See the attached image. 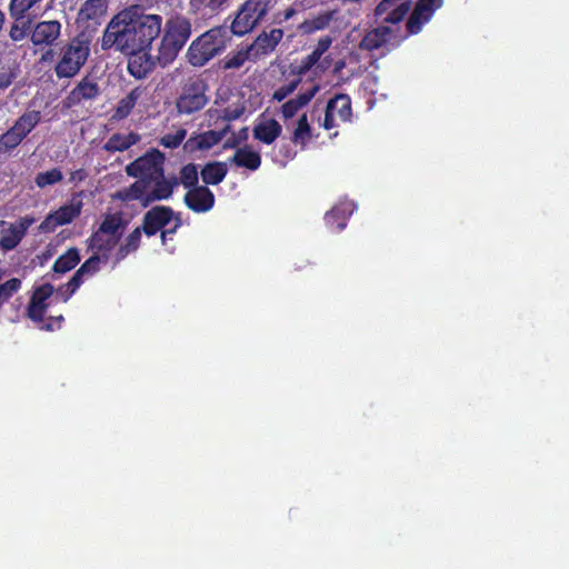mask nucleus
Listing matches in <instances>:
<instances>
[{"label":"nucleus","mask_w":569,"mask_h":569,"mask_svg":"<svg viewBox=\"0 0 569 569\" xmlns=\"http://www.w3.org/2000/svg\"><path fill=\"white\" fill-rule=\"evenodd\" d=\"M161 30L160 14L144 13L131 7L111 18L102 34L101 49H116L120 52L151 49Z\"/></svg>","instance_id":"1"},{"label":"nucleus","mask_w":569,"mask_h":569,"mask_svg":"<svg viewBox=\"0 0 569 569\" xmlns=\"http://www.w3.org/2000/svg\"><path fill=\"white\" fill-rule=\"evenodd\" d=\"M192 34L190 18L182 13L171 14L162 22L161 39L158 47L157 62L160 67L170 66Z\"/></svg>","instance_id":"2"},{"label":"nucleus","mask_w":569,"mask_h":569,"mask_svg":"<svg viewBox=\"0 0 569 569\" xmlns=\"http://www.w3.org/2000/svg\"><path fill=\"white\" fill-rule=\"evenodd\" d=\"M231 32L224 26L212 27L189 44L184 58L193 68H202L222 54L231 41Z\"/></svg>","instance_id":"3"},{"label":"nucleus","mask_w":569,"mask_h":569,"mask_svg":"<svg viewBox=\"0 0 569 569\" xmlns=\"http://www.w3.org/2000/svg\"><path fill=\"white\" fill-rule=\"evenodd\" d=\"M91 40L92 34L80 31L60 48L59 59L54 66L58 79H70L80 72L89 58Z\"/></svg>","instance_id":"4"},{"label":"nucleus","mask_w":569,"mask_h":569,"mask_svg":"<svg viewBox=\"0 0 569 569\" xmlns=\"http://www.w3.org/2000/svg\"><path fill=\"white\" fill-rule=\"evenodd\" d=\"M209 83L201 74H193L180 83L174 109L178 116H193L202 111L210 101Z\"/></svg>","instance_id":"5"},{"label":"nucleus","mask_w":569,"mask_h":569,"mask_svg":"<svg viewBox=\"0 0 569 569\" xmlns=\"http://www.w3.org/2000/svg\"><path fill=\"white\" fill-rule=\"evenodd\" d=\"M272 8V0H246L234 13L229 27L230 32L243 37L253 31Z\"/></svg>","instance_id":"6"},{"label":"nucleus","mask_w":569,"mask_h":569,"mask_svg":"<svg viewBox=\"0 0 569 569\" xmlns=\"http://www.w3.org/2000/svg\"><path fill=\"white\" fill-rule=\"evenodd\" d=\"M164 154L157 149H151L143 156L137 158L126 167L129 177L144 180L151 184L152 180L162 177Z\"/></svg>","instance_id":"7"},{"label":"nucleus","mask_w":569,"mask_h":569,"mask_svg":"<svg viewBox=\"0 0 569 569\" xmlns=\"http://www.w3.org/2000/svg\"><path fill=\"white\" fill-rule=\"evenodd\" d=\"M62 24L59 20H42L37 22L30 32V41L36 49L44 50L41 61H48L53 58L52 47L58 44L61 37Z\"/></svg>","instance_id":"8"},{"label":"nucleus","mask_w":569,"mask_h":569,"mask_svg":"<svg viewBox=\"0 0 569 569\" xmlns=\"http://www.w3.org/2000/svg\"><path fill=\"white\" fill-rule=\"evenodd\" d=\"M108 10V0H86L80 7L76 22L90 34L101 26Z\"/></svg>","instance_id":"9"},{"label":"nucleus","mask_w":569,"mask_h":569,"mask_svg":"<svg viewBox=\"0 0 569 569\" xmlns=\"http://www.w3.org/2000/svg\"><path fill=\"white\" fill-rule=\"evenodd\" d=\"M336 116L341 122H351L352 106L349 94L337 93L328 100L321 124L325 130H331L338 126L335 118Z\"/></svg>","instance_id":"10"},{"label":"nucleus","mask_w":569,"mask_h":569,"mask_svg":"<svg viewBox=\"0 0 569 569\" xmlns=\"http://www.w3.org/2000/svg\"><path fill=\"white\" fill-rule=\"evenodd\" d=\"M82 201H71L63 204L54 211L49 212L43 221L39 224L38 229L42 233H51L58 227L69 224L77 219L82 211Z\"/></svg>","instance_id":"11"},{"label":"nucleus","mask_w":569,"mask_h":569,"mask_svg":"<svg viewBox=\"0 0 569 569\" xmlns=\"http://www.w3.org/2000/svg\"><path fill=\"white\" fill-rule=\"evenodd\" d=\"M54 287L47 282L34 288L27 306V317L34 323L43 322L49 303L48 299L53 295Z\"/></svg>","instance_id":"12"},{"label":"nucleus","mask_w":569,"mask_h":569,"mask_svg":"<svg viewBox=\"0 0 569 569\" xmlns=\"http://www.w3.org/2000/svg\"><path fill=\"white\" fill-rule=\"evenodd\" d=\"M173 218L174 211L171 207L154 206L144 213L141 228L147 237H152L162 231Z\"/></svg>","instance_id":"13"},{"label":"nucleus","mask_w":569,"mask_h":569,"mask_svg":"<svg viewBox=\"0 0 569 569\" xmlns=\"http://www.w3.org/2000/svg\"><path fill=\"white\" fill-rule=\"evenodd\" d=\"M230 129V124L226 123L220 130H208L198 134H192L184 142L183 149L189 153L209 150L217 146L227 136Z\"/></svg>","instance_id":"14"},{"label":"nucleus","mask_w":569,"mask_h":569,"mask_svg":"<svg viewBox=\"0 0 569 569\" xmlns=\"http://www.w3.org/2000/svg\"><path fill=\"white\" fill-rule=\"evenodd\" d=\"M283 30L273 28L269 31L263 30L258 37L248 44L253 54V61L271 54L283 38Z\"/></svg>","instance_id":"15"},{"label":"nucleus","mask_w":569,"mask_h":569,"mask_svg":"<svg viewBox=\"0 0 569 569\" xmlns=\"http://www.w3.org/2000/svg\"><path fill=\"white\" fill-rule=\"evenodd\" d=\"M151 49L136 50L134 52H122L128 56L127 70L130 76L140 80L147 78L156 67L157 58L150 54Z\"/></svg>","instance_id":"16"},{"label":"nucleus","mask_w":569,"mask_h":569,"mask_svg":"<svg viewBox=\"0 0 569 569\" xmlns=\"http://www.w3.org/2000/svg\"><path fill=\"white\" fill-rule=\"evenodd\" d=\"M100 94L98 82L86 76L78 84L67 94L63 100L66 108H72L80 104L83 100H93Z\"/></svg>","instance_id":"17"},{"label":"nucleus","mask_w":569,"mask_h":569,"mask_svg":"<svg viewBox=\"0 0 569 569\" xmlns=\"http://www.w3.org/2000/svg\"><path fill=\"white\" fill-rule=\"evenodd\" d=\"M186 206L194 212H207L214 206V194L207 186L188 190L184 194Z\"/></svg>","instance_id":"18"},{"label":"nucleus","mask_w":569,"mask_h":569,"mask_svg":"<svg viewBox=\"0 0 569 569\" xmlns=\"http://www.w3.org/2000/svg\"><path fill=\"white\" fill-rule=\"evenodd\" d=\"M152 183L153 188L149 191L148 197L146 198V203L150 204L154 201L169 199L172 196L173 190L178 187L179 179L174 176L167 179L164 177V171H162V177L152 180Z\"/></svg>","instance_id":"19"},{"label":"nucleus","mask_w":569,"mask_h":569,"mask_svg":"<svg viewBox=\"0 0 569 569\" xmlns=\"http://www.w3.org/2000/svg\"><path fill=\"white\" fill-rule=\"evenodd\" d=\"M320 86L313 84L310 89L299 93L296 98L289 99L281 106V114L283 119L293 118L302 108L308 106L310 101L319 92Z\"/></svg>","instance_id":"20"},{"label":"nucleus","mask_w":569,"mask_h":569,"mask_svg":"<svg viewBox=\"0 0 569 569\" xmlns=\"http://www.w3.org/2000/svg\"><path fill=\"white\" fill-rule=\"evenodd\" d=\"M281 133L282 127L273 118L257 122L252 129L253 138L264 144L273 143Z\"/></svg>","instance_id":"21"},{"label":"nucleus","mask_w":569,"mask_h":569,"mask_svg":"<svg viewBox=\"0 0 569 569\" xmlns=\"http://www.w3.org/2000/svg\"><path fill=\"white\" fill-rule=\"evenodd\" d=\"M391 32L387 26L373 28L361 39L359 48L366 51L378 50L388 43Z\"/></svg>","instance_id":"22"},{"label":"nucleus","mask_w":569,"mask_h":569,"mask_svg":"<svg viewBox=\"0 0 569 569\" xmlns=\"http://www.w3.org/2000/svg\"><path fill=\"white\" fill-rule=\"evenodd\" d=\"M352 213L350 203H339L325 214V223L332 231H341Z\"/></svg>","instance_id":"23"},{"label":"nucleus","mask_w":569,"mask_h":569,"mask_svg":"<svg viewBox=\"0 0 569 569\" xmlns=\"http://www.w3.org/2000/svg\"><path fill=\"white\" fill-rule=\"evenodd\" d=\"M150 186L144 180L137 179L130 187L119 190L117 198L124 202L138 200L143 208H147L150 206V203H146Z\"/></svg>","instance_id":"24"},{"label":"nucleus","mask_w":569,"mask_h":569,"mask_svg":"<svg viewBox=\"0 0 569 569\" xmlns=\"http://www.w3.org/2000/svg\"><path fill=\"white\" fill-rule=\"evenodd\" d=\"M139 141L140 136L136 132H129L128 134L117 132L109 137L102 148L109 153L122 152L130 149Z\"/></svg>","instance_id":"25"},{"label":"nucleus","mask_w":569,"mask_h":569,"mask_svg":"<svg viewBox=\"0 0 569 569\" xmlns=\"http://www.w3.org/2000/svg\"><path fill=\"white\" fill-rule=\"evenodd\" d=\"M229 161L239 168L254 171L261 166V156L258 151H253L250 147L244 146L243 148H239Z\"/></svg>","instance_id":"26"},{"label":"nucleus","mask_w":569,"mask_h":569,"mask_svg":"<svg viewBox=\"0 0 569 569\" xmlns=\"http://www.w3.org/2000/svg\"><path fill=\"white\" fill-rule=\"evenodd\" d=\"M142 93L143 89L136 87L126 97L121 98L113 110L111 119L117 121L126 119L132 112Z\"/></svg>","instance_id":"27"},{"label":"nucleus","mask_w":569,"mask_h":569,"mask_svg":"<svg viewBox=\"0 0 569 569\" xmlns=\"http://www.w3.org/2000/svg\"><path fill=\"white\" fill-rule=\"evenodd\" d=\"M200 173L206 186H217L224 180L228 167L226 162L212 161L204 164Z\"/></svg>","instance_id":"28"},{"label":"nucleus","mask_w":569,"mask_h":569,"mask_svg":"<svg viewBox=\"0 0 569 569\" xmlns=\"http://www.w3.org/2000/svg\"><path fill=\"white\" fill-rule=\"evenodd\" d=\"M42 116L39 110H27L14 121L12 128L18 132L22 139L41 122Z\"/></svg>","instance_id":"29"},{"label":"nucleus","mask_w":569,"mask_h":569,"mask_svg":"<svg viewBox=\"0 0 569 569\" xmlns=\"http://www.w3.org/2000/svg\"><path fill=\"white\" fill-rule=\"evenodd\" d=\"M253 61V54L249 47H241L237 51L229 52L219 61V66L223 70H237L244 66L247 61Z\"/></svg>","instance_id":"30"},{"label":"nucleus","mask_w":569,"mask_h":569,"mask_svg":"<svg viewBox=\"0 0 569 569\" xmlns=\"http://www.w3.org/2000/svg\"><path fill=\"white\" fill-rule=\"evenodd\" d=\"M119 242V237H112L109 234H102L94 231L89 238V247L97 251V253H102L100 256L103 261L108 260V252H110Z\"/></svg>","instance_id":"31"},{"label":"nucleus","mask_w":569,"mask_h":569,"mask_svg":"<svg viewBox=\"0 0 569 569\" xmlns=\"http://www.w3.org/2000/svg\"><path fill=\"white\" fill-rule=\"evenodd\" d=\"M142 232V228L137 227L128 234L124 242L118 248L114 254L113 266L118 264L120 261L126 259L128 254L139 249Z\"/></svg>","instance_id":"32"},{"label":"nucleus","mask_w":569,"mask_h":569,"mask_svg":"<svg viewBox=\"0 0 569 569\" xmlns=\"http://www.w3.org/2000/svg\"><path fill=\"white\" fill-rule=\"evenodd\" d=\"M230 0H189V12L192 14L218 13L228 7Z\"/></svg>","instance_id":"33"},{"label":"nucleus","mask_w":569,"mask_h":569,"mask_svg":"<svg viewBox=\"0 0 569 569\" xmlns=\"http://www.w3.org/2000/svg\"><path fill=\"white\" fill-rule=\"evenodd\" d=\"M81 260L78 248H69L63 254L58 257L52 266V270L56 273H67L71 271Z\"/></svg>","instance_id":"34"},{"label":"nucleus","mask_w":569,"mask_h":569,"mask_svg":"<svg viewBox=\"0 0 569 569\" xmlns=\"http://www.w3.org/2000/svg\"><path fill=\"white\" fill-rule=\"evenodd\" d=\"M312 138V129L308 121L307 113H302L298 121L297 126L292 132V136L290 138L291 142L295 146H300L301 149H305L307 143Z\"/></svg>","instance_id":"35"},{"label":"nucleus","mask_w":569,"mask_h":569,"mask_svg":"<svg viewBox=\"0 0 569 569\" xmlns=\"http://www.w3.org/2000/svg\"><path fill=\"white\" fill-rule=\"evenodd\" d=\"M244 111V108H224L223 110L219 109H209L207 111V116L209 118V126L217 124L218 120H223L224 122H230L239 119Z\"/></svg>","instance_id":"36"},{"label":"nucleus","mask_w":569,"mask_h":569,"mask_svg":"<svg viewBox=\"0 0 569 569\" xmlns=\"http://www.w3.org/2000/svg\"><path fill=\"white\" fill-rule=\"evenodd\" d=\"M123 227V221L120 216L108 214L100 223L97 232L102 234H109L112 237L121 238L120 229Z\"/></svg>","instance_id":"37"},{"label":"nucleus","mask_w":569,"mask_h":569,"mask_svg":"<svg viewBox=\"0 0 569 569\" xmlns=\"http://www.w3.org/2000/svg\"><path fill=\"white\" fill-rule=\"evenodd\" d=\"M24 139L10 127L0 134V154L11 153Z\"/></svg>","instance_id":"38"},{"label":"nucleus","mask_w":569,"mask_h":569,"mask_svg":"<svg viewBox=\"0 0 569 569\" xmlns=\"http://www.w3.org/2000/svg\"><path fill=\"white\" fill-rule=\"evenodd\" d=\"M42 0H10L9 13L13 20L27 18V12Z\"/></svg>","instance_id":"39"},{"label":"nucleus","mask_w":569,"mask_h":569,"mask_svg":"<svg viewBox=\"0 0 569 569\" xmlns=\"http://www.w3.org/2000/svg\"><path fill=\"white\" fill-rule=\"evenodd\" d=\"M102 260L103 259L98 253L92 254L73 273V277H78V280L83 283L84 276H93L100 270V263Z\"/></svg>","instance_id":"40"},{"label":"nucleus","mask_w":569,"mask_h":569,"mask_svg":"<svg viewBox=\"0 0 569 569\" xmlns=\"http://www.w3.org/2000/svg\"><path fill=\"white\" fill-rule=\"evenodd\" d=\"M31 30V20L29 18L13 20L9 30V37L12 41H21L30 36Z\"/></svg>","instance_id":"41"},{"label":"nucleus","mask_w":569,"mask_h":569,"mask_svg":"<svg viewBox=\"0 0 569 569\" xmlns=\"http://www.w3.org/2000/svg\"><path fill=\"white\" fill-rule=\"evenodd\" d=\"M62 179V171L59 168H52L48 171L37 173L34 178V183L40 189H43L48 186H53L56 183L61 182Z\"/></svg>","instance_id":"42"},{"label":"nucleus","mask_w":569,"mask_h":569,"mask_svg":"<svg viewBox=\"0 0 569 569\" xmlns=\"http://www.w3.org/2000/svg\"><path fill=\"white\" fill-rule=\"evenodd\" d=\"M331 19H332V14L329 12H326V13L319 14L310 20H306L305 22H302L300 24V29L305 33H312L318 30H323L329 26Z\"/></svg>","instance_id":"43"},{"label":"nucleus","mask_w":569,"mask_h":569,"mask_svg":"<svg viewBox=\"0 0 569 569\" xmlns=\"http://www.w3.org/2000/svg\"><path fill=\"white\" fill-rule=\"evenodd\" d=\"M180 182L184 188H188L189 190L199 187V173L194 163H188L181 168L179 183Z\"/></svg>","instance_id":"44"},{"label":"nucleus","mask_w":569,"mask_h":569,"mask_svg":"<svg viewBox=\"0 0 569 569\" xmlns=\"http://www.w3.org/2000/svg\"><path fill=\"white\" fill-rule=\"evenodd\" d=\"M411 2L410 1H402L398 6H396L391 11H388L383 14L382 22L389 23V24H397L403 20V18L407 16V13L410 10Z\"/></svg>","instance_id":"45"},{"label":"nucleus","mask_w":569,"mask_h":569,"mask_svg":"<svg viewBox=\"0 0 569 569\" xmlns=\"http://www.w3.org/2000/svg\"><path fill=\"white\" fill-rule=\"evenodd\" d=\"M442 3V0H418L412 11L425 18V21H429Z\"/></svg>","instance_id":"46"},{"label":"nucleus","mask_w":569,"mask_h":569,"mask_svg":"<svg viewBox=\"0 0 569 569\" xmlns=\"http://www.w3.org/2000/svg\"><path fill=\"white\" fill-rule=\"evenodd\" d=\"M21 284L22 281L19 278H11L0 283V308L20 290Z\"/></svg>","instance_id":"47"},{"label":"nucleus","mask_w":569,"mask_h":569,"mask_svg":"<svg viewBox=\"0 0 569 569\" xmlns=\"http://www.w3.org/2000/svg\"><path fill=\"white\" fill-rule=\"evenodd\" d=\"M81 284L82 283L78 280V277L72 276L67 283L61 284L56 290V296L57 298H60L61 301L67 302L76 293Z\"/></svg>","instance_id":"48"},{"label":"nucleus","mask_w":569,"mask_h":569,"mask_svg":"<svg viewBox=\"0 0 569 569\" xmlns=\"http://www.w3.org/2000/svg\"><path fill=\"white\" fill-rule=\"evenodd\" d=\"M187 137V130L183 128L178 129L173 133H166L160 138V144L167 149L178 148Z\"/></svg>","instance_id":"49"},{"label":"nucleus","mask_w":569,"mask_h":569,"mask_svg":"<svg viewBox=\"0 0 569 569\" xmlns=\"http://www.w3.org/2000/svg\"><path fill=\"white\" fill-rule=\"evenodd\" d=\"M300 82H301V77L298 76V78L291 80L289 83L279 87L278 89L274 90V92L272 94V99L278 102L283 101L287 97H289L291 93H293L297 90Z\"/></svg>","instance_id":"50"},{"label":"nucleus","mask_w":569,"mask_h":569,"mask_svg":"<svg viewBox=\"0 0 569 569\" xmlns=\"http://www.w3.org/2000/svg\"><path fill=\"white\" fill-rule=\"evenodd\" d=\"M320 58L321 57L318 54V52L312 50L311 53L301 59L299 66L296 67L293 72L297 76L302 77L320 60Z\"/></svg>","instance_id":"51"},{"label":"nucleus","mask_w":569,"mask_h":569,"mask_svg":"<svg viewBox=\"0 0 569 569\" xmlns=\"http://www.w3.org/2000/svg\"><path fill=\"white\" fill-rule=\"evenodd\" d=\"M427 22L428 21H425V18L412 11L406 23L407 32L409 34H417L421 31L423 24Z\"/></svg>","instance_id":"52"},{"label":"nucleus","mask_w":569,"mask_h":569,"mask_svg":"<svg viewBox=\"0 0 569 569\" xmlns=\"http://www.w3.org/2000/svg\"><path fill=\"white\" fill-rule=\"evenodd\" d=\"M21 240H22V238L12 228H10V233L7 236H3L0 239V247L4 251H9V250L14 249L20 243Z\"/></svg>","instance_id":"53"},{"label":"nucleus","mask_w":569,"mask_h":569,"mask_svg":"<svg viewBox=\"0 0 569 569\" xmlns=\"http://www.w3.org/2000/svg\"><path fill=\"white\" fill-rule=\"evenodd\" d=\"M64 321L63 316L49 317L47 319L43 318V322L37 323L39 329L44 331H54L56 329H60L62 322Z\"/></svg>","instance_id":"54"},{"label":"nucleus","mask_w":569,"mask_h":569,"mask_svg":"<svg viewBox=\"0 0 569 569\" xmlns=\"http://www.w3.org/2000/svg\"><path fill=\"white\" fill-rule=\"evenodd\" d=\"M36 222V218L32 216H24L21 217L16 226H12L11 228L21 237L23 238L27 230Z\"/></svg>","instance_id":"55"},{"label":"nucleus","mask_w":569,"mask_h":569,"mask_svg":"<svg viewBox=\"0 0 569 569\" xmlns=\"http://www.w3.org/2000/svg\"><path fill=\"white\" fill-rule=\"evenodd\" d=\"M296 14L297 10L290 6L284 10L274 13L272 22L276 24H282L286 21L290 20Z\"/></svg>","instance_id":"56"},{"label":"nucleus","mask_w":569,"mask_h":569,"mask_svg":"<svg viewBox=\"0 0 569 569\" xmlns=\"http://www.w3.org/2000/svg\"><path fill=\"white\" fill-rule=\"evenodd\" d=\"M332 39L329 36L322 37L318 40L313 51L318 52L320 57L330 48Z\"/></svg>","instance_id":"57"},{"label":"nucleus","mask_w":569,"mask_h":569,"mask_svg":"<svg viewBox=\"0 0 569 569\" xmlns=\"http://www.w3.org/2000/svg\"><path fill=\"white\" fill-rule=\"evenodd\" d=\"M14 80V74L11 71L0 72V91L9 88Z\"/></svg>","instance_id":"58"},{"label":"nucleus","mask_w":569,"mask_h":569,"mask_svg":"<svg viewBox=\"0 0 569 569\" xmlns=\"http://www.w3.org/2000/svg\"><path fill=\"white\" fill-rule=\"evenodd\" d=\"M181 226V219H180V216L177 214L176 216V224L173 226V228H170V229H162L161 231V241L162 243H164V236H170V234H173L176 233L177 229Z\"/></svg>","instance_id":"59"},{"label":"nucleus","mask_w":569,"mask_h":569,"mask_svg":"<svg viewBox=\"0 0 569 569\" xmlns=\"http://www.w3.org/2000/svg\"><path fill=\"white\" fill-rule=\"evenodd\" d=\"M87 171L84 169H79L71 172L69 181L70 182H81L87 178Z\"/></svg>","instance_id":"60"},{"label":"nucleus","mask_w":569,"mask_h":569,"mask_svg":"<svg viewBox=\"0 0 569 569\" xmlns=\"http://www.w3.org/2000/svg\"><path fill=\"white\" fill-rule=\"evenodd\" d=\"M240 139L237 138V137H231L229 139H227L223 143V149H233L236 147H238V144L240 143Z\"/></svg>","instance_id":"61"},{"label":"nucleus","mask_w":569,"mask_h":569,"mask_svg":"<svg viewBox=\"0 0 569 569\" xmlns=\"http://www.w3.org/2000/svg\"><path fill=\"white\" fill-rule=\"evenodd\" d=\"M247 128H242L241 131H240V137L239 139H247Z\"/></svg>","instance_id":"62"},{"label":"nucleus","mask_w":569,"mask_h":569,"mask_svg":"<svg viewBox=\"0 0 569 569\" xmlns=\"http://www.w3.org/2000/svg\"><path fill=\"white\" fill-rule=\"evenodd\" d=\"M343 67H345V62H343V61H339V62H337V64H336V67H335V70H336V71H339V70H341Z\"/></svg>","instance_id":"63"},{"label":"nucleus","mask_w":569,"mask_h":569,"mask_svg":"<svg viewBox=\"0 0 569 569\" xmlns=\"http://www.w3.org/2000/svg\"><path fill=\"white\" fill-rule=\"evenodd\" d=\"M4 23V13L0 10V31L2 30Z\"/></svg>","instance_id":"64"}]
</instances>
